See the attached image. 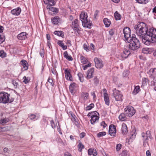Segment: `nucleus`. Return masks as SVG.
I'll list each match as a JSON object with an SVG mask.
<instances>
[{"label":"nucleus","mask_w":156,"mask_h":156,"mask_svg":"<svg viewBox=\"0 0 156 156\" xmlns=\"http://www.w3.org/2000/svg\"><path fill=\"white\" fill-rule=\"evenodd\" d=\"M23 79H24L23 82L26 84L28 83L30 80L29 78L28 77L27 78L25 76L23 77Z\"/></svg>","instance_id":"nucleus-44"},{"label":"nucleus","mask_w":156,"mask_h":156,"mask_svg":"<svg viewBox=\"0 0 156 156\" xmlns=\"http://www.w3.org/2000/svg\"><path fill=\"white\" fill-rule=\"evenodd\" d=\"M98 12L99 11L98 10H96L95 11L94 15V20L97 19V17L98 16Z\"/></svg>","instance_id":"nucleus-50"},{"label":"nucleus","mask_w":156,"mask_h":156,"mask_svg":"<svg viewBox=\"0 0 156 156\" xmlns=\"http://www.w3.org/2000/svg\"><path fill=\"white\" fill-rule=\"evenodd\" d=\"M134 29L136 34L146 45H149L152 41H156V30L151 28L148 30L147 26L144 23H138Z\"/></svg>","instance_id":"nucleus-1"},{"label":"nucleus","mask_w":156,"mask_h":156,"mask_svg":"<svg viewBox=\"0 0 156 156\" xmlns=\"http://www.w3.org/2000/svg\"><path fill=\"white\" fill-rule=\"evenodd\" d=\"M12 83L13 85L15 88H16L17 87L19 84L16 80H12Z\"/></svg>","instance_id":"nucleus-39"},{"label":"nucleus","mask_w":156,"mask_h":156,"mask_svg":"<svg viewBox=\"0 0 156 156\" xmlns=\"http://www.w3.org/2000/svg\"><path fill=\"white\" fill-rule=\"evenodd\" d=\"M87 13L86 12H82L80 14V17L82 23L87 20Z\"/></svg>","instance_id":"nucleus-13"},{"label":"nucleus","mask_w":156,"mask_h":156,"mask_svg":"<svg viewBox=\"0 0 156 156\" xmlns=\"http://www.w3.org/2000/svg\"><path fill=\"white\" fill-rule=\"evenodd\" d=\"M146 155L147 156H151V154L150 151L149 150H147L146 152Z\"/></svg>","instance_id":"nucleus-63"},{"label":"nucleus","mask_w":156,"mask_h":156,"mask_svg":"<svg viewBox=\"0 0 156 156\" xmlns=\"http://www.w3.org/2000/svg\"><path fill=\"white\" fill-rule=\"evenodd\" d=\"M126 114L125 112L122 113L119 116V118L121 121H123L126 120Z\"/></svg>","instance_id":"nucleus-23"},{"label":"nucleus","mask_w":156,"mask_h":156,"mask_svg":"<svg viewBox=\"0 0 156 156\" xmlns=\"http://www.w3.org/2000/svg\"><path fill=\"white\" fill-rule=\"evenodd\" d=\"M154 51V48H143L142 51L144 53L148 54H151Z\"/></svg>","instance_id":"nucleus-22"},{"label":"nucleus","mask_w":156,"mask_h":156,"mask_svg":"<svg viewBox=\"0 0 156 156\" xmlns=\"http://www.w3.org/2000/svg\"><path fill=\"white\" fill-rule=\"evenodd\" d=\"M106 132H100L97 134V136H105L106 134Z\"/></svg>","instance_id":"nucleus-43"},{"label":"nucleus","mask_w":156,"mask_h":156,"mask_svg":"<svg viewBox=\"0 0 156 156\" xmlns=\"http://www.w3.org/2000/svg\"><path fill=\"white\" fill-rule=\"evenodd\" d=\"M5 40L4 36L3 35H0V44H2Z\"/></svg>","instance_id":"nucleus-46"},{"label":"nucleus","mask_w":156,"mask_h":156,"mask_svg":"<svg viewBox=\"0 0 156 156\" xmlns=\"http://www.w3.org/2000/svg\"><path fill=\"white\" fill-rule=\"evenodd\" d=\"M94 104L91 103L90 104L89 106H87L86 108V110H91L92 108L94 107Z\"/></svg>","instance_id":"nucleus-42"},{"label":"nucleus","mask_w":156,"mask_h":156,"mask_svg":"<svg viewBox=\"0 0 156 156\" xmlns=\"http://www.w3.org/2000/svg\"><path fill=\"white\" fill-rule=\"evenodd\" d=\"M76 85V83H73L70 84L69 86V89L70 91L72 94H73L75 93Z\"/></svg>","instance_id":"nucleus-20"},{"label":"nucleus","mask_w":156,"mask_h":156,"mask_svg":"<svg viewBox=\"0 0 156 156\" xmlns=\"http://www.w3.org/2000/svg\"><path fill=\"white\" fill-rule=\"evenodd\" d=\"M9 118H3L0 120V124H5L9 121Z\"/></svg>","instance_id":"nucleus-26"},{"label":"nucleus","mask_w":156,"mask_h":156,"mask_svg":"<svg viewBox=\"0 0 156 156\" xmlns=\"http://www.w3.org/2000/svg\"><path fill=\"white\" fill-rule=\"evenodd\" d=\"M135 34H132V38L129 44V48L132 50H135L138 49L140 46V43L138 39L135 37Z\"/></svg>","instance_id":"nucleus-3"},{"label":"nucleus","mask_w":156,"mask_h":156,"mask_svg":"<svg viewBox=\"0 0 156 156\" xmlns=\"http://www.w3.org/2000/svg\"><path fill=\"white\" fill-rule=\"evenodd\" d=\"M97 154V152L95 149H94L93 153V156H95Z\"/></svg>","instance_id":"nucleus-62"},{"label":"nucleus","mask_w":156,"mask_h":156,"mask_svg":"<svg viewBox=\"0 0 156 156\" xmlns=\"http://www.w3.org/2000/svg\"><path fill=\"white\" fill-rule=\"evenodd\" d=\"M59 19H60L58 16H55L52 19H51L52 23L55 25H56L58 23Z\"/></svg>","instance_id":"nucleus-29"},{"label":"nucleus","mask_w":156,"mask_h":156,"mask_svg":"<svg viewBox=\"0 0 156 156\" xmlns=\"http://www.w3.org/2000/svg\"><path fill=\"white\" fill-rule=\"evenodd\" d=\"M123 32L124 34L125 41L128 42H130L131 39L132 38V35L131 37V30L130 28L128 27H125Z\"/></svg>","instance_id":"nucleus-5"},{"label":"nucleus","mask_w":156,"mask_h":156,"mask_svg":"<svg viewBox=\"0 0 156 156\" xmlns=\"http://www.w3.org/2000/svg\"><path fill=\"white\" fill-rule=\"evenodd\" d=\"M103 22L107 27H109L111 23V22L107 18H105L103 20Z\"/></svg>","instance_id":"nucleus-30"},{"label":"nucleus","mask_w":156,"mask_h":156,"mask_svg":"<svg viewBox=\"0 0 156 156\" xmlns=\"http://www.w3.org/2000/svg\"><path fill=\"white\" fill-rule=\"evenodd\" d=\"M81 96L85 100H87L88 99L89 94L87 92H82L81 94Z\"/></svg>","instance_id":"nucleus-33"},{"label":"nucleus","mask_w":156,"mask_h":156,"mask_svg":"<svg viewBox=\"0 0 156 156\" xmlns=\"http://www.w3.org/2000/svg\"><path fill=\"white\" fill-rule=\"evenodd\" d=\"M78 20L75 19L72 23V27L75 30H80L79 24L78 23Z\"/></svg>","instance_id":"nucleus-15"},{"label":"nucleus","mask_w":156,"mask_h":156,"mask_svg":"<svg viewBox=\"0 0 156 156\" xmlns=\"http://www.w3.org/2000/svg\"><path fill=\"white\" fill-rule=\"evenodd\" d=\"M94 72V69L91 68L89 69L87 71V78L90 79L93 77V74Z\"/></svg>","instance_id":"nucleus-18"},{"label":"nucleus","mask_w":156,"mask_h":156,"mask_svg":"<svg viewBox=\"0 0 156 156\" xmlns=\"http://www.w3.org/2000/svg\"><path fill=\"white\" fill-rule=\"evenodd\" d=\"M114 16L116 20H120L121 19L120 15L117 11H116L114 14Z\"/></svg>","instance_id":"nucleus-34"},{"label":"nucleus","mask_w":156,"mask_h":156,"mask_svg":"<svg viewBox=\"0 0 156 156\" xmlns=\"http://www.w3.org/2000/svg\"><path fill=\"white\" fill-rule=\"evenodd\" d=\"M27 34L26 32H22L18 35L17 38L20 40H25L27 38Z\"/></svg>","instance_id":"nucleus-16"},{"label":"nucleus","mask_w":156,"mask_h":156,"mask_svg":"<svg viewBox=\"0 0 156 156\" xmlns=\"http://www.w3.org/2000/svg\"><path fill=\"white\" fill-rule=\"evenodd\" d=\"M29 117L30 119L33 120L35 118L36 115L34 114H31Z\"/></svg>","instance_id":"nucleus-59"},{"label":"nucleus","mask_w":156,"mask_h":156,"mask_svg":"<svg viewBox=\"0 0 156 156\" xmlns=\"http://www.w3.org/2000/svg\"><path fill=\"white\" fill-rule=\"evenodd\" d=\"M77 75L80 81L82 82H83L84 80L82 74L81 73H78Z\"/></svg>","instance_id":"nucleus-40"},{"label":"nucleus","mask_w":156,"mask_h":156,"mask_svg":"<svg viewBox=\"0 0 156 156\" xmlns=\"http://www.w3.org/2000/svg\"><path fill=\"white\" fill-rule=\"evenodd\" d=\"M64 57L69 61H72L73 59L70 55H68L67 51H65L63 53Z\"/></svg>","instance_id":"nucleus-28"},{"label":"nucleus","mask_w":156,"mask_h":156,"mask_svg":"<svg viewBox=\"0 0 156 156\" xmlns=\"http://www.w3.org/2000/svg\"><path fill=\"white\" fill-rule=\"evenodd\" d=\"M93 150H94V149L90 148H89L88 150V154L89 155H91L92 154L93 155Z\"/></svg>","instance_id":"nucleus-48"},{"label":"nucleus","mask_w":156,"mask_h":156,"mask_svg":"<svg viewBox=\"0 0 156 156\" xmlns=\"http://www.w3.org/2000/svg\"><path fill=\"white\" fill-rule=\"evenodd\" d=\"M131 52L129 49L127 48H125L123 51L122 53L119 56V58L122 60L124 58H126L128 57V56L130 54Z\"/></svg>","instance_id":"nucleus-8"},{"label":"nucleus","mask_w":156,"mask_h":156,"mask_svg":"<svg viewBox=\"0 0 156 156\" xmlns=\"http://www.w3.org/2000/svg\"><path fill=\"white\" fill-rule=\"evenodd\" d=\"M58 44L61 47L63 50H66L67 47L66 45H64L63 43V41H62L58 40L57 42Z\"/></svg>","instance_id":"nucleus-27"},{"label":"nucleus","mask_w":156,"mask_h":156,"mask_svg":"<svg viewBox=\"0 0 156 156\" xmlns=\"http://www.w3.org/2000/svg\"><path fill=\"white\" fill-rule=\"evenodd\" d=\"M50 11L57 12L58 10L56 8L53 7L52 8H51V10Z\"/></svg>","instance_id":"nucleus-57"},{"label":"nucleus","mask_w":156,"mask_h":156,"mask_svg":"<svg viewBox=\"0 0 156 156\" xmlns=\"http://www.w3.org/2000/svg\"><path fill=\"white\" fill-rule=\"evenodd\" d=\"M124 112L127 116L130 117L134 114L135 111L132 106H128L124 109Z\"/></svg>","instance_id":"nucleus-6"},{"label":"nucleus","mask_w":156,"mask_h":156,"mask_svg":"<svg viewBox=\"0 0 156 156\" xmlns=\"http://www.w3.org/2000/svg\"><path fill=\"white\" fill-rule=\"evenodd\" d=\"M21 62L22 63V65L24 70H27L28 69V64L27 61L26 60H22L21 61Z\"/></svg>","instance_id":"nucleus-24"},{"label":"nucleus","mask_w":156,"mask_h":156,"mask_svg":"<svg viewBox=\"0 0 156 156\" xmlns=\"http://www.w3.org/2000/svg\"><path fill=\"white\" fill-rule=\"evenodd\" d=\"M79 144L78 145V151L81 152V151L82 149L84 148V146L83 144H82L81 142L80 141Z\"/></svg>","instance_id":"nucleus-35"},{"label":"nucleus","mask_w":156,"mask_h":156,"mask_svg":"<svg viewBox=\"0 0 156 156\" xmlns=\"http://www.w3.org/2000/svg\"><path fill=\"white\" fill-rule=\"evenodd\" d=\"M82 23L83 27L89 28H90L92 25L91 22L90 21H88L87 20L84 21V22H83Z\"/></svg>","instance_id":"nucleus-19"},{"label":"nucleus","mask_w":156,"mask_h":156,"mask_svg":"<svg viewBox=\"0 0 156 156\" xmlns=\"http://www.w3.org/2000/svg\"><path fill=\"white\" fill-rule=\"evenodd\" d=\"M103 92L104 93V101L106 104L108 105H109V99L108 94L107 93V90L105 89H103Z\"/></svg>","instance_id":"nucleus-12"},{"label":"nucleus","mask_w":156,"mask_h":156,"mask_svg":"<svg viewBox=\"0 0 156 156\" xmlns=\"http://www.w3.org/2000/svg\"><path fill=\"white\" fill-rule=\"evenodd\" d=\"M95 66L96 68L101 69L104 66V64L101 59L97 57H95L94 59Z\"/></svg>","instance_id":"nucleus-9"},{"label":"nucleus","mask_w":156,"mask_h":156,"mask_svg":"<svg viewBox=\"0 0 156 156\" xmlns=\"http://www.w3.org/2000/svg\"><path fill=\"white\" fill-rule=\"evenodd\" d=\"M146 136H150L151 135L150 131H147L146 132Z\"/></svg>","instance_id":"nucleus-61"},{"label":"nucleus","mask_w":156,"mask_h":156,"mask_svg":"<svg viewBox=\"0 0 156 156\" xmlns=\"http://www.w3.org/2000/svg\"><path fill=\"white\" fill-rule=\"evenodd\" d=\"M8 128V126H5L4 127H0L1 132H4L7 131L9 130Z\"/></svg>","instance_id":"nucleus-45"},{"label":"nucleus","mask_w":156,"mask_h":156,"mask_svg":"<svg viewBox=\"0 0 156 156\" xmlns=\"http://www.w3.org/2000/svg\"><path fill=\"white\" fill-rule=\"evenodd\" d=\"M80 59L81 62L83 64H86L88 62L87 58L82 55L80 56Z\"/></svg>","instance_id":"nucleus-25"},{"label":"nucleus","mask_w":156,"mask_h":156,"mask_svg":"<svg viewBox=\"0 0 156 156\" xmlns=\"http://www.w3.org/2000/svg\"><path fill=\"white\" fill-rule=\"evenodd\" d=\"M126 152H127L126 151H123L122 153V155H124V156L126 155H127V153Z\"/></svg>","instance_id":"nucleus-64"},{"label":"nucleus","mask_w":156,"mask_h":156,"mask_svg":"<svg viewBox=\"0 0 156 156\" xmlns=\"http://www.w3.org/2000/svg\"><path fill=\"white\" fill-rule=\"evenodd\" d=\"M140 89L139 86H137L135 87L134 90L133 91V94L134 95L137 94L140 91Z\"/></svg>","instance_id":"nucleus-31"},{"label":"nucleus","mask_w":156,"mask_h":156,"mask_svg":"<svg viewBox=\"0 0 156 156\" xmlns=\"http://www.w3.org/2000/svg\"><path fill=\"white\" fill-rule=\"evenodd\" d=\"M113 95L116 101H122V95L121 94L120 91L114 88L113 90Z\"/></svg>","instance_id":"nucleus-7"},{"label":"nucleus","mask_w":156,"mask_h":156,"mask_svg":"<svg viewBox=\"0 0 156 156\" xmlns=\"http://www.w3.org/2000/svg\"><path fill=\"white\" fill-rule=\"evenodd\" d=\"M136 130H133L131 133V135L132 136H135L136 135Z\"/></svg>","instance_id":"nucleus-56"},{"label":"nucleus","mask_w":156,"mask_h":156,"mask_svg":"<svg viewBox=\"0 0 156 156\" xmlns=\"http://www.w3.org/2000/svg\"><path fill=\"white\" fill-rule=\"evenodd\" d=\"M129 138H126V143H127L128 144H130L132 142L133 140H134L135 137H129Z\"/></svg>","instance_id":"nucleus-32"},{"label":"nucleus","mask_w":156,"mask_h":156,"mask_svg":"<svg viewBox=\"0 0 156 156\" xmlns=\"http://www.w3.org/2000/svg\"><path fill=\"white\" fill-rule=\"evenodd\" d=\"M65 73L66 79L68 80H71V78L72 76H71L70 73L69 71L67 69H66L65 70Z\"/></svg>","instance_id":"nucleus-21"},{"label":"nucleus","mask_w":156,"mask_h":156,"mask_svg":"<svg viewBox=\"0 0 156 156\" xmlns=\"http://www.w3.org/2000/svg\"><path fill=\"white\" fill-rule=\"evenodd\" d=\"M5 53L3 51H0V56L2 58L4 57L5 56Z\"/></svg>","instance_id":"nucleus-51"},{"label":"nucleus","mask_w":156,"mask_h":156,"mask_svg":"<svg viewBox=\"0 0 156 156\" xmlns=\"http://www.w3.org/2000/svg\"><path fill=\"white\" fill-rule=\"evenodd\" d=\"M48 81L51 83V85L53 86V80L51 79L49 77L48 78Z\"/></svg>","instance_id":"nucleus-58"},{"label":"nucleus","mask_w":156,"mask_h":156,"mask_svg":"<svg viewBox=\"0 0 156 156\" xmlns=\"http://www.w3.org/2000/svg\"><path fill=\"white\" fill-rule=\"evenodd\" d=\"M51 4H48V5L46 7V8L48 9H49V10L50 11L51 9V8H52V6H53Z\"/></svg>","instance_id":"nucleus-55"},{"label":"nucleus","mask_w":156,"mask_h":156,"mask_svg":"<svg viewBox=\"0 0 156 156\" xmlns=\"http://www.w3.org/2000/svg\"><path fill=\"white\" fill-rule=\"evenodd\" d=\"M54 34L55 35H57L58 36H61L62 37L64 35V34L62 31H56L54 32Z\"/></svg>","instance_id":"nucleus-36"},{"label":"nucleus","mask_w":156,"mask_h":156,"mask_svg":"<svg viewBox=\"0 0 156 156\" xmlns=\"http://www.w3.org/2000/svg\"><path fill=\"white\" fill-rule=\"evenodd\" d=\"M87 63H88L87 64L83 66L84 70H86L88 67H90L91 66V64L90 62H88Z\"/></svg>","instance_id":"nucleus-41"},{"label":"nucleus","mask_w":156,"mask_h":156,"mask_svg":"<svg viewBox=\"0 0 156 156\" xmlns=\"http://www.w3.org/2000/svg\"><path fill=\"white\" fill-rule=\"evenodd\" d=\"M148 81V80L147 79L145 78H143L142 80V85L141 86V87L146 85Z\"/></svg>","instance_id":"nucleus-38"},{"label":"nucleus","mask_w":156,"mask_h":156,"mask_svg":"<svg viewBox=\"0 0 156 156\" xmlns=\"http://www.w3.org/2000/svg\"><path fill=\"white\" fill-rule=\"evenodd\" d=\"M51 127L53 128H55V125L54 123V121L53 120H51Z\"/></svg>","instance_id":"nucleus-54"},{"label":"nucleus","mask_w":156,"mask_h":156,"mask_svg":"<svg viewBox=\"0 0 156 156\" xmlns=\"http://www.w3.org/2000/svg\"><path fill=\"white\" fill-rule=\"evenodd\" d=\"M108 132L111 136H114L115 135L116 132V127L114 125L111 124L110 125Z\"/></svg>","instance_id":"nucleus-10"},{"label":"nucleus","mask_w":156,"mask_h":156,"mask_svg":"<svg viewBox=\"0 0 156 156\" xmlns=\"http://www.w3.org/2000/svg\"><path fill=\"white\" fill-rule=\"evenodd\" d=\"M21 11L20 8L18 7L14 9L11 11V13L14 15L17 16L19 15Z\"/></svg>","instance_id":"nucleus-14"},{"label":"nucleus","mask_w":156,"mask_h":156,"mask_svg":"<svg viewBox=\"0 0 156 156\" xmlns=\"http://www.w3.org/2000/svg\"><path fill=\"white\" fill-rule=\"evenodd\" d=\"M138 3L145 4L149 2V0H136Z\"/></svg>","instance_id":"nucleus-37"},{"label":"nucleus","mask_w":156,"mask_h":156,"mask_svg":"<svg viewBox=\"0 0 156 156\" xmlns=\"http://www.w3.org/2000/svg\"><path fill=\"white\" fill-rule=\"evenodd\" d=\"M99 116V114L96 111L90 112L87 114V116H90L91 118L90 122L92 124H94L96 122L98 121Z\"/></svg>","instance_id":"nucleus-4"},{"label":"nucleus","mask_w":156,"mask_h":156,"mask_svg":"<svg viewBox=\"0 0 156 156\" xmlns=\"http://www.w3.org/2000/svg\"><path fill=\"white\" fill-rule=\"evenodd\" d=\"M51 2L52 3V5H55L56 2L54 0H49V3Z\"/></svg>","instance_id":"nucleus-60"},{"label":"nucleus","mask_w":156,"mask_h":156,"mask_svg":"<svg viewBox=\"0 0 156 156\" xmlns=\"http://www.w3.org/2000/svg\"><path fill=\"white\" fill-rule=\"evenodd\" d=\"M83 48L87 51H90L89 47L87 46L86 44H83Z\"/></svg>","instance_id":"nucleus-47"},{"label":"nucleus","mask_w":156,"mask_h":156,"mask_svg":"<svg viewBox=\"0 0 156 156\" xmlns=\"http://www.w3.org/2000/svg\"><path fill=\"white\" fill-rule=\"evenodd\" d=\"M147 73L151 78H154L156 76V68L151 69L147 72Z\"/></svg>","instance_id":"nucleus-11"},{"label":"nucleus","mask_w":156,"mask_h":156,"mask_svg":"<svg viewBox=\"0 0 156 156\" xmlns=\"http://www.w3.org/2000/svg\"><path fill=\"white\" fill-rule=\"evenodd\" d=\"M122 147V145L121 144H117L116 147V150L117 151H118L119 150H120Z\"/></svg>","instance_id":"nucleus-49"},{"label":"nucleus","mask_w":156,"mask_h":156,"mask_svg":"<svg viewBox=\"0 0 156 156\" xmlns=\"http://www.w3.org/2000/svg\"><path fill=\"white\" fill-rule=\"evenodd\" d=\"M115 30L114 29H111L109 31V33L110 35L112 36L114 34Z\"/></svg>","instance_id":"nucleus-52"},{"label":"nucleus","mask_w":156,"mask_h":156,"mask_svg":"<svg viewBox=\"0 0 156 156\" xmlns=\"http://www.w3.org/2000/svg\"><path fill=\"white\" fill-rule=\"evenodd\" d=\"M100 125L101 126H103L104 128H105L107 126V125L105 123V122L104 121H103L101 122Z\"/></svg>","instance_id":"nucleus-53"},{"label":"nucleus","mask_w":156,"mask_h":156,"mask_svg":"<svg viewBox=\"0 0 156 156\" xmlns=\"http://www.w3.org/2000/svg\"><path fill=\"white\" fill-rule=\"evenodd\" d=\"M122 133L124 135L128 133L127 125L125 123H123L121 129Z\"/></svg>","instance_id":"nucleus-17"},{"label":"nucleus","mask_w":156,"mask_h":156,"mask_svg":"<svg viewBox=\"0 0 156 156\" xmlns=\"http://www.w3.org/2000/svg\"><path fill=\"white\" fill-rule=\"evenodd\" d=\"M13 101L14 98L11 97L10 94L4 92L0 93V103H10Z\"/></svg>","instance_id":"nucleus-2"}]
</instances>
